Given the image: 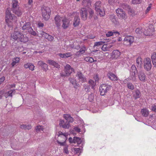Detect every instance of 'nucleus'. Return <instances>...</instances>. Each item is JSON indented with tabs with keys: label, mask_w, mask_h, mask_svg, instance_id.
Returning a JSON list of instances; mask_svg holds the SVG:
<instances>
[{
	"label": "nucleus",
	"mask_w": 156,
	"mask_h": 156,
	"mask_svg": "<svg viewBox=\"0 0 156 156\" xmlns=\"http://www.w3.org/2000/svg\"><path fill=\"white\" fill-rule=\"evenodd\" d=\"M136 73H137L138 78L140 81L145 82L146 81V76L144 72L142 70H140L137 72L136 68L135 65L132 66L130 70L129 78L133 82L137 81Z\"/></svg>",
	"instance_id": "nucleus-1"
},
{
	"label": "nucleus",
	"mask_w": 156,
	"mask_h": 156,
	"mask_svg": "<svg viewBox=\"0 0 156 156\" xmlns=\"http://www.w3.org/2000/svg\"><path fill=\"white\" fill-rule=\"evenodd\" d=\"M17 20L16 16L12 13L8 9L6 11L5 21L8 26L12 27L13 23Z\"/></svg>",
	"instance_id": "nucleus-2"
},
{
	"label": "nucleus",
	"mask_w": 156,
	"mask_h": 156,
	"mask_svg": "<svg viewBox=\"0 0 156 156\" xmlns=\"http://www.w3.org/2000/svg\"><path fill=\"white\" fill-rule=\"evenodd\" d=\"M20 24L23 30H27L29 33L34 36L37 35V33L33 30V29L30 27V22H27L22 20L20 22Z\"/></svg>",
	"instance_id": "nucleus-3"
},
{
	"label": "nucleus",
	"mask_w": 156,
	"mask_h": 156,
	"mask_svg": "<svg viewBox=\"0 0 156 156\" xmlns=\"http://www.w3.org/2000/svg\"><path fill=\"white\" fill-rule=\"evenodd\" d=\"M94 6L96 11L98 14H99L101 16H105V12L102 9L101 2L100 1L97 2L94 4Z\"/></svg>",
	"instance_id": "nucleus-4"
},
{
	"label": "nucleus",
	"mask_w": 156,
	"mask_h": 156,
	"mask_svg": "<svg viewBox=\"0 0 156 156\" xmlns=\"http://www.w3.org/2000/svg\"><path fill=\"white\" fill-rule=\"evenodd\" d=\"M42 16L45 20H48L50 17L51 10L48 7H44L42 9Z\"/></svg>",
	"instance_id": "nucleus-5"
},
{
	"label": "nucleus",
	"mask_w": 156,
	"mask_h": 156,
	"mask_svg": "<svg viewBox=\"0 0 156 156\" xmlns=\"http://www.w3.org/2000/svg\"><path fill=\"white\" fill-rule=\"evenodd\" d=\"M74 70L70 66L67 64L64 68V73H62L60 74L62 76H68L70 75Z\"/></svg>",
	"instance_id": "nucleus-6"
},
{
	"label": "nucleus",
	"mask_w": 156,
	"mask_h": 156,
	"mask_svg": "<svg viewBox=\"0 0 156 156\" xmlns=\"http://www.w3.org/2000/svg\"><path fill=\"white\" fill-rule=\"evenodd\" d=\"M111 88V86L106 84H103L100 87V91L101 95H104L108 91L110 90Z\"/></svg>",
	"instance_id": "nucleus-7"
},
{
	"label": "nucleus",
	"mask_w": 156,
	"mask_h": 156,
	"mask_svg": "<svg viewBox=\"0 0 156 156\" xmlns=\"http://www.w3.org/2000/svg\"><path fill=\"white\" fill-rule=\"evenodd\" d=\"M144 69L147 71H150L151 68V60L150 58H145L144 60Z\"/></svg>",
	"instance_id": "nucleus-8"
},
{
	"label": "nucleus",
	"mask_w": 156,
	"mask_h": 156,
	"mask_svg": "<svg viewBox=\"0 0 156 156\" xmlns=\"http://www.w3.org/2000/svg\"><path fill=\"white\" fill-rule=\"evenodd\" d=\"M134 41V37L132 36H127L125 37L123 40L124 44L130 45Z\"/></svg>",
	"instance_id": "nucleus-9"
},
{
	"label": "nucleus",
	"mask_w": 156,
	"mask_h": 156,
	"mask_svg": "<svg viewBox=\"0 0 156 156\" xmlns=\"http://www.w3.org/2000/svg\"><path fill=\"white\" fill-rule=\"evenodd\" d=\"M116 12L117 16L120 19L125 20L127 18V16L122 9L118 8L116 10Z\"/></svg>",
	"instance_id": "nucleus-10"
},
{
	"label": "nucleus",
	"mask_w": 156,
	"mask_h": 156,
	"mask_svg": "<svg viewBox=\"0 0 156 156\" xmlns=\"http://www.w3.org/2000/svg\"><path fill=\"white\" fill-rule=\"evenodd\" d=\"M72 15L75 16L73 20V25L74 27L79 26L80 22V19L79 17V13L77 12H74L72 13Z\"/></svg>",
	"instance_id": "nucleus-11"
},
{
	"label": "nucleus",
	"mask_w": 156,
	"mask_h": 156,
	"mask_svg": "<svg viewBox=\"0 0 156 156\" xmlns=\"http://www.w3.org/2000/svg\"><path fill=\"white\" fill-rule=\"evenodd\" d=\"M154 31V28L152 24H150L147 30L143 31L144 34L146 36L151 35L152 34V33Z\"/></svg>",
	"instance_id": "nucleus-12"
},
{
	"label": "nucleus",
	"mask_w": 156,
	"mask_h": 156,
	"mask_svg": "<svg viewBox=\"0 0 156 156\" xmlns=\"http://www.w3.org/2000/svg\"><path fill=\"white\" fill-rule=\"evenodd\" d=\"M88 9L86 8L83 7L81 10L80 14L82 20H87L88 16Z\"/></svg>",
	"instance_id": "nucleus-13"
},
{
	"label": "nucleus",
	"mask_w": 156,
	"mask_h": 156,
	"mask_svg": "<svg viewBox=\"0 0 156 156\" xmlns=\"http://www.w3.org/2000/svg\"><path fill=\"white\" fill-rule=\"evenodd\" d=\"M71 20V19L70 18L64 17L62 20L63 28L64 29L67 28L69 26Z\"/></svg>",
	"instance_id": "nucleus-14"
},
{
	"label": "nucleus",
	"mask_w": 156,
	"mask_h": 156,
	"mask_svg": "<svg viewBox=\"0 0 156 156\" xmlns=\"http://www.w3.org/2000/svg\"><path fill=\"white\" fill-rule=\"evenodd\" d=\"M79 82H85L86 81V79L82 73L80 72H78L76 75Z\"/></svg>",
	"instance_id": "nucleus-15"
},
{
	"label": "nucleus",
	"mask_w": 156,
	"mask_h": 156,
	"mask_svg": "<svg viewBox=\"0 0 156 156\" xmlns=\"http://www.w3.org/2000/svg\"><path fill=\"white\" fill-rule=\"evenodd\" d=\"M28 41V37L26 35L23 34L21 33L20 37H18L17 41L18 42H20L23 43H26Z\"/></svg>",
	"instance_id": "nucleus-16"
},
{
	"label": "nucleus",
	"mask_w": 156,
	"mask_h": 156,
	"mask_svg": "<svg viewBox=\"0 0 156 156\" xmlns=\"http://www.w3.org/2000/svg\"><path fill=\"white\" fill-rule=\"evenodd\" d=\"M37 65L41 66L43 70L45 72L48 69V66L47 64L42 61H40L38 62Z\"/></svg>",
	"instance_id": "nucleus-17"
},
{
	"label": "nucleus",
	"mask_w": 156,
	"mask_h": 156,
	"mask_svg": "<svg viewBox=\"0 0 156 156\" xmlns=\"http://www.w3.org/2000/svg\"><path fill=\"white\" fill-rule=\"evenodd\" d=\"M62 17L59 16H56L54 18V23L58 27H59L61 24Z\"/></svg>",
	"instance_id": "nucleus-18"
},
{
	"label": "nucleus",
	"mask_w": 156,
	"mask_h": 156,
	"mask_svg": "<svg viewBox=\"0 0 156 156\" xmlns=\"http://www.w3.org/2000/svg\"><path fill=\"white\" fill-rule=\"evenodd\" d=\"M59 125L60 126L64 129H68L70 126L69 123H67V122L65 123L64 121L62 119L59 120Z\"/></svg>",
	"instance_id": "nucleus-19"
},
{
	"label": "nucleus",
	"mask_w": 156,
	"mask_h": 156,
	"mask_svg": "<svg viewBox=\"0 0 156 156\" xmlns=\"http://www.w3.org/2000/svg\"><path fill=\"white\" fill-rule=\"evenodd\" d=\"M21 33L20 31H14L11 35V38L14 40L17 41L20 37Z\"/></svg>",
	"instance_id": "nucleus-20"
},
{
	"label": "nucleus",
	"mask_w": 156,
	"mask_h": 156,
	"mask_svg": "<svg viewBox=\"0 0 156 156\" xmlns=\"http://www.w3.org/2000/svg\"><path fill=\"white\" fill-rule=\"evenodd\" d=\"M63 117L68 122L67 123H72L74 121L73 119L71 117L70 115L68 114H65L63 115Z\"/></svg>",
	"instance_id": "nucleus-21"
},
{
	"label": "nucleus",
	"mask_w": 156,
	"mask_h": 156,
	"mask_svg": "<svg viewBox=\"0 0 156 156\" xmlns=\"http://www.w3.org/2000/svg\"><path fill=\"white\" fill-rule=\"evenodd\" d=\"M47 62L49 65H52L54 66L55 67L57 68H60V66L58 64V63L54 60H48L47 61Z\"/></svg>",
	"instance_id": "nucleus-22"
},
{
	"label": "nucleus",
	"mask_w": 156,
	"mask_h": 156,
	"mask_svg": "<svg viewBox=\"0 0 156 156\" xmlns=\"http://www.w3.org/2000/svg\"><path fill=\"white\" fill-rule=\"evenodd\" d=\"M82 5L84 8H89L91 5V2L90 0H83Z\"/></svg>",
	"instance_id": "nucleus-23"
},
{
	"label": "nucleus",
	"mask_w": 156,
	"mask_h": 156,
	"mask_svg": "<svg viewBox=\"0 0 156 156\" xmlns=\"http://www.w3.org/2000/svg\"><path fill=\"white\" fill-rule=\"evenodd\" d=\"M24 67L25 69L28 68L29 70L33 71L34 69L35 66L32 63L28 62L24 64Z\"/></svg>",
	"instance_id": "nucleus-24"
},
{
	"label": "nucleus",
	"mask_w": 156,
	"mask_h": 156,
	"mask_svg": "<svg viewBox=\"0 0 156 156\" xmlns=\"http://www.w3.org/2000/svg\"><path fill=\"white\" fill-rule=\"evenodd\" d=\"M120 52L118 50H114L112 53V57L113 58H118L120 55Z\"/></svg>",
	"instance_id": "nucleus-25"
},
{
	"label": "nucleus",
	"mask_w": 156,
	"mask_h": 156,
	"mask_svg": "<svg viewBox=\"0 0 156 156\" xmlns=\"http://www.w3.org/2000/svg\"><path fill=\"white\" fill-rule=\"evenodd\" d=\"M20 60V58L19 57H16L13 58L12 59V62L11 64L12 66L13 67L19 63Z\"/></svg>",
	"instance_id": "nucleus-26"
},
{
	"label": "nucleus",
	"mask_w": 156,
	"mask_h": 156,
	"mask_svg": "<svg viewBox=\"0 0 156 156\" xmlns=\"http://www.w3.org/2000/svg\"><path fill=\"white\" fill-rule=\"evenodd\" d=\"M49 35L47 34L46 33H45L43 31H41L39 32V34L37 35V36H38L39 37H43L46 39H48V37H49Z\"/></svg>",
	"instance_id": "nucleus-27"
},
{
	"label": "nucleus",
	"mask_w": 156,
	"mask_h": 156,
	"mask_svg": "<svg viewBox=\"0 0 156 156\" xmlns=\"http://www.w3.org/2000/svg\"><path fill=\"white\" fill-rule=\"evenodd\" d=\"M49 35L47 34L46 33H45L43 31H41L39 32V34L37 35V36H38L39 37H43L46 39H48V37H49Z\"/></svg>",
	"instance_id": "nucleus-28"
},
{
	"label": "nucleus",
	"mask_w": 156,
	"mask_h": 156,
	"mask_svg": "<svg viewBox=\"0 0 156 156\" xmlns=\"http://www.w3.org/2000/svg\"><path fill=\"white\" fill-rule=\"evenodd\" d=\"M112 47V45L110 44H105L103 45L101 49L103 51H109L110 48Z\"/></svg>",
	"instance_id": "nucleus-29"
},
{
	"label": "nucleus",
	"mask_w": 156,
	"mask_h": 156,
	"mask_svg": "<svg viewBox=\"0 0 156 156\" xmlns=\"http://www.w3.org/2000/svg\"><path fill=\"white\" fill-rule=\"evenodd\" d=\"M136 66L138 68H140L142 64V59L140 57H138L136 60Z\"/></svg>",
	"instance_id": "nucleus-30"
},
{
	"label": "nucleus",
	"mask_w": 156,
	"mask_h": 156,
	"mask_svg": "<svg viewBox=\"0 0 156 156\" xmlns=\"http://www.w3.org/2000/svg\"><path fill=\"white\" fill-rule=\"evenodd\" d=\"M140 92L138 90H136L133 93V98L136 99L140 98Z\"/></svg>",
	"instance_id": "nucleus-31"
},
{
	"label": "nucleus",
	"mask_w": 156,
	"mask_h": 156,
	"mask_svg": "<svg viewBox=\"0 0 156 156\" xmlns=\"http://www.w3.org/2000/svg\"><path fill=\"white\" fill-rule=\"evenodd\" d=\"M108 76L109 78L113 81L117 80V76L114 74L112 73H108Z\"/></svg>",
	"instance_id": "nucleus-32"
},
{
	"label": "nucleus",
	"mask_w": 156,
	"mask_h": 156,
	"mask_svg": "<svg viewBox=\"0 0 156 156\" xmlns=\"http://www.w3.org/2000/svg\"><path fill=\"white\" fill-rule=\"evenodd\" d=\"M69 80L73 85L74 86V87L76 88L78 86L79 84L76 83V81L75 79L73 78H70Z\"/></svg>",
	"instance_id": "nucleus-33"
},
{
	"label": "nucleus",
	"mask_w": 156,
	"mask_h": 156,
	"mask_svg": "<svg viewBox=\"0 0 156 156\" xmlns=\"http://www.w3.org/2000/svg\"><path fill=\"white\" fill-rule=\"evenodd\" d=\"M119 33L118 32L108 31L106 34V35L107 37H109L114 35L116 36L117 35H119Z\"/></svg>",
	"instance_id": "nucleus-34"
},
{
	"label": "nucleus",
	"mask_w": 156,
	"mask_h": 156,
	"mask_svg": "<svg viewBox=\"0 0 156 156\" xmlns=\"http://www.w3.org/2000/svg\"><path fill=\"white\" fill-rule=\"evenodd\" d=\"M152 62L154 66H156V53L154 52L151 56Z\"/></svg>",
	"instance_id": "nucleus-35"
},
{
	"label": "nucleus",
	"mask_w": 156,
	"mask_h": 156,
	"mask_svg": "<svg viewBox=\"0 0 156 156\" xmlns=\"http://www.w3.org/2000/svg\"><path fill=\"white\" fill-rule=\"evenodd\" d=\"M15 152L12 151H8L5 152L4 156H12L14 155Z\"/></svg>",
	"instance_id": "nucleus-36"
},
{
	"label": "nucleus",
	"mask_w": 156,
	"mask_h": 156,
	"mask_svg": "<svg viewBox=\"0 0 156 156\" xmlns=\"http://www.w3.org/2000/svg\"><path fill=\"white\" fill-rule=\"evenodd\" d=\"M12 10L13 13H15L16 15H17L18 16H20L22 14V12L19 9V8H17L16 9H12Z\"/></svg>",
	"instance_id": "nucleus-37"
},
{
	"label": "nucleus",
	"mask_w": 156,
	"mask_h": 156,
	"mask_svg": "<svg viewBox=\"0 0 156 156\" xmlns=\"http://www.w3.org/2000/svg\"><path fill=\"white\" fill-rule=\"evenodd\" d=\"M141 112L142 115L145 117L147 116L149 114V111L146 109H142Z\"/></svg>",
	"instance_id": "nucleus-38"
},
{
	"label": "nucleus",
	"mask_w": 156,
	"mask_h": 156,
	"mask_svg": "<svg viewBox=\"0 0 156 156\" xmlns=\"http://www.w3.org/2000/svg\"><path fill=\"white\" fill-rule=\"evenodd\" d=\"M15 91V90H9L8 92L6 93L5 94L4 96L6 98H7L9 96L12 97V94Z\"/></svg>",
	"instance_id": "nucleus-39"
},
{
	"label": "nucleus",
	"mask_w": 156,
	"mask_h": 156,
	"mask_svg": "<svg viewBox=\"0 0 156 156\" xmlns=\"http://www.w3.org/2000/svg\"><path fill=\"white\" fill-rule=\"evenodd\" d=\"M84 60L86 62H89L91 63L97 61L96 60H94L92 58L89 57H87L85 58Z\"/></svg>",
	"instance_id": "nucleus-40"
},
{
	"label": "nucleus",
	"mask_w": 156,
	"mask_h": 156,
	"mask_svg": "<svg viewBox=\"0 0 156 156\" xmlns=\"http://www.w3.org/2000/svg\"><path fill=\"white\" fill-rule=\"evenodd\" d=\"M82 142V140L80 138L77 137H74V143H77L78 144H79L81 143Z\"/></svg>",
	"instance_id": "nucleus-41"
},
{
	"label": "nucleus",
	"mask_w": 156,
	"mask_h": 156,
	"mask_svg": "<svg viewBox=\"0 0 156 156\" xmlns=\"http://www.w3.org/2000/svg\"><path fill=\"white\" fill-rule=\"evenodd\" d=\"M20 127L22 129H29L31 128V126L30 125H28L26 126L23 124H22L20 125Z\"/></svg>",
	"instance_id": "nucleus-42"
},
{
	"label": "nucleus",
	"mask_w": 156,
	"mask_h": 156,
	"mask_svg": "<svg viewBox=\"0 0 156 156\" xmlns=\"http://www.w3.org/2000/svg\"><path fill=\"white\" fill-rule=\"evenodd\" d=\"M135 31L137 34H142L144 31L142 27H140L136 29Z\"/></svg>",
	"instance_id": "nucleus-43"
},
{
	"label": "nucleus",
	"mask_w": 156,
	"mask_h": 156,
	"mask_svg": "<svg viewBox=\"0 0 156 156\" xmlns=\"http://www.w3.org/2000/svg\"><path fill=\"white\" fill-rule=\"evenodd\" d=\"M12 9H16L18 8V2H12Z\"/></svg>",
	"instance_id": "nucleus-44"
},
{
	"label": "nucleus",
	"mask_w": 156,
	"mask_h": 156,
	"mask_svg": "<svg viewBox=\"0 0 156 156\" xmlns=\"http://www.w3.org/2000/svg\"><path fill=\"white\" fill-rule=\"evenodd\" d=\"M105 43V42L104 41H100L94 43V46H98L102 45L103 44Z\"/></svg>",
	"instance_id": "nucleus-45"
},
{
	"label": "nucleus",
	"mask_w": 156,
	"mask_h": 156,
	"mask_svg": "<svg viewBox=\"0 0 156 156\" xmlns=\"http://www.w3.org/2000/svg\"><path fill=\"white\" fill-rule=\"evenodd\" d=\"M110 18L112 22L115 23L116 22V19L115 18V15L114 14L111 15L110 16Z\"/></svg>",
	"instance_id": "nucleus-46"
},
{
	"label": "nucleus",
	"mask_w": 156,
	"mask_h": 156,
	"mask_svg": "<svg viewBox=\"0 0 156 156\" xmlns=\"http://www.w3.org/2000/svg\"><path fill=\"white\" fill-rule=\"evenodd\" d=\"M127 86L129 89L131 90H133L134 89V85L132 83H128L127 84Z\"/></svg>",
	"instance_id": "nucleus-47"
},
{
	"label": "nucleus",
	"mask_w": 156,
	"mask_h": 156,
	"mask_svg": "<svg viewBox=\"0 0 156 156\" xmlns=\"http://www.w3.org/2000/svg\"><path fill=\"white\" fill-rule=\"evenodd\" d=\"M43 129V126H38L36 128V130L37 132L42 131Z\"/></svg>",
	"instance_id": "nucleus-48"
},
{
	"label": "nucleus",
	"mask_w": 156,
	"mask_h": 156,
	"mask_svg": "<svg viewBox=\"0 0 156 156\" xmlns=\"http://www.w3.org/2000/svg\"><path fill=\"white\" fill-rule=\"evenodd\" d=\"M132 3L134 4H139L142 2V0H132Z\"/></svg>",
	"instance_id": "nucleus-49"
},
{
	"label": "nucleus",
	"mask_w": 156,
	"mask_h": 156,
	"mask_svg": "<svg viewBox=\"0 0 156 156\" xmlns=\"http://www.w3.org/2000/svg\"><path fill=\"white\" fill-rule=\"evenodd\" d=\"M128 13L129 15L132 16L134 15L135 14V11L130 9H129L128 10Z\"/></svg>",
	"instance_id": "nucleus-50"
},
{
	"label": "nucleus",
	"mask_w": 156,
	"mask_h": 156,
	"mask_svg": "<svg viewBox=\"0 0 156 156\" xmlns=\"http://www.w3.org/2000/svg\"><path fill=\"white\" fill-rule=\"evenodd\" d=\"M89 18H91L93 16L94 14V12L91 9H90L89 10Z\"/></svg>",
	"instance_id": "nucleus-51"
},
{
	"label": "nucleus",
	"mask_w": 156,
	"mask_h": 156,
	"mask_svg": "<svg viewBox=\"0 0 156 156\" xmlns=\"http://www.w3.org/2000/svg\"><path fill=\"white\" fill-rule=\"evenodd\" d=\"M152 6V4L150 3L148 7L147 8L146 10L145 11V13H147L149 12L151 9Z\"/></svg>",
	"instance_id": "nucleus-52"
},
{
	"label": "nucleus",
	"mask_w": 156,
	"mask_h": 156,
	"mask_svg": "<svg viewBox=\"0 0 156 156\" xmlns=\"http://www.w3.org/2000/svg\"><path fill=\"white\" fill-rule=\"evenodd\" d=\"M65 54L66 58L70 57L72 56V54L70 52H67Z\"/></svg>",
	"instance_id": "nucleus-53"
},
{
	"label": "nucleus",
	"mask_w": 156,
	"mask_h": 156,
	"mask_svg": "<svg viewBox=\"0 0 156 156\" xmlns=\"http://www.w3.org/2000/svg\"><path fill=\"white\" fill-rule=\"evenodd\" d=\"M74 151L76 153H80L81 152V150L80 148H75L74 149Z\"/></svg>",
	"instance_id": "nucleus-54"
},
{
	"label": "nucleus",
	"mask_w": 156,
	"mask_h": 156,
	"mask_svg": "<svg viewBox=\"0 0 156 156\" xmlns=\"http://www.w3.org/2000/svg\"><path fill=\"white\" fill-rule=\"evenodd\" d=\"M64 152L66 154L69 153V151L68 150V146H65L64 148Z\"/></svg>",
	"instance_id": "nucleus-55"
},
{
	"label": "nucleus",
	"mask_w": 156,
	"mask_h": 156,
	"mask_svg": "<svg viewBox=\"0 0 156 156\" xmlns=\"http://www.w3.org/2000/svg\"><path fill=\"white\" fill-rule=\"evenodd\" d=\"M58 55L60 58H66L65 53L62 54V53H59L58 54Z\"/></svg>",
	"instance_id": "nucleus-56"
},
{
	"label": "nucleus",
	"mask_w": 156,
	"mask_h": 156,
	"mask_svg": "<svg viewBox=\"0 0 156 156\" xmlns=\"http://www.w3.org/2000/svg\"><path fill=\"white\" fill-rule=\"evenodd\" d=\"M73 129L76 131L78 132H81V129L80 128H79L78 127H75Z\"/></svg>",
	"instance_id": "nucleus-57"
},
{
	"label": "nucleus",
	"mask_w": 156,
	"mask_h": 156,
	"mask_svg": "<svg viewBox=\"0 0 156 156\" xmlns=\"http://www.w3.org/2000/svg\"><path fill=\"white\" fill-rule=\"evenodd\" d=\"M94 97L93 94H91L89 95L88 99L90 101H91L93 99Z\"/></svg>",
	"instance_id": "nucleus-58"
},
{
	"label": "nucleus",
	"mask_w": 156,
	"mask_h": 156,
	"mask_svg": "<svg viewBox=\"0 0 156 156\" xmlns=\"http://www.w3.org/2000/svg\"><path fill=\"white\" fill-rule=\"evenodd\" d=\"M54 39V37L52 36L49 35L48 40L50 41H52Z\"/></svg>",
	"instance_id": "nucleus-59"
},
{
	"label": "nucleus",
	"mask_w": 156,
	"mask_h": 156,
	"mask_svg": "<svg viewBox=\"0 0 156 156\" xmlns=\"http://www.w3.org/2000/svg\"><path fill=\"white\" fill-rule=\"evenodd\" d=\"M33 0H28V5L31 6L33 5Z\"/></svg>",
	"instance_id": "nucleus-60"
},
{
	"label": "nucleus",
	"mask_w": 156,
	"mask_h": 156,
	"mask_svg": "<svg viewBox=\"0 0 156 156\" xmlns=\"http://www.w3.org/2000/svg\"><path fill=\"white\" fill-rule=\"evenodd\" d=\"M89 83L92 85V86H93L94 85V81L91 80H90L89 82Z\"/></svg>",
	"instance_id": "nucleus-61"
},
{
	"label": "nucleus",
	"mask_w": 156,
	"mask_h": 156,
	"mask_svg": "<svg viewBox=\"0 0 156 156\" xmlns=\"http://www.w3.org/2000/svg\"><path fill=\"white\" fill-rule=\"evenodd\" d=\"M5 77L4 76H2L0 78V84H1L5 80Z\"/></svg>",
	"instance_id": "nucleus-62"
},
{
	"label": "nucleus",
	"mask_w": 156,
	"mask_h": 156,
	"mask_svg": "<svg viewBox=\"0 0 156 156\" xmlns=\"http://www.w3.org/2000/svg\"><path fill=\"white\" fill-rule=\"evenodd\" d=\"M151 110L154 112H156V105H154L152 106Z\"/></svg>",
	"instance_id": "nucleus-63"
},
{
	"label": "nucleus",
	"mask_w": 156,
	"mask_h": 156,
	"mask_svg": "<svg viewBox=\"0 0 156 156\" xmlns=\"http://www.w3.org/2000/svg\"><path fill=\"white\" fill-rule=\"evenodd\" d=\"M81 54L82 55L84 54L85 52V49L81 48L79 50Z\"/></svg>",
	"instance_id": "nucleus-64"
}]
</instances>
